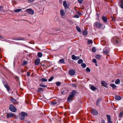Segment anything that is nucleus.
Returning <instances> with one entry per match:
<instances>
[{"label":"nucleus","instance_id":"f257e3e1","mask_svg":"<svg viewBox=\"0 0 123 123\" xmlns=\"http://www.w3.org/2000/svg\"><path fill=\"white\" fill-rule=\"evenodd\" d=\"M77 91L75 90H73L70 93L69 96L67 98L68 101H71L74 97Z\"/></svg>","mask_w":123,"mask_h":123},{"label":"nucleus","instance_id":"f03ea898","mask_svg":"<svg viewBox=\"0 0 123 123\" xmlns=\"http://www.w3.org/2000/svg\"><path fill=\"white\" fill-rule=\"evenodd\" d=\"M28 114L27 113L22 112L19 114V117L21 120H23L25 119V117Z\"/></svg>","mask_w":123,"mask_h":123},{"label":"nucleus","instance_id":"7ed1b4c3","mask_svg":"<svg viewBox=\"0 0 123 123\" xmlns=\"http://www.w3.org/2000/svg\"><path fill=\"white\" fill-rule=\"evenodd\" d=\"M119 38H118L117 37H115L112 39L111 41L114 44L118 45L119 44Z\"/></svg>","mask_w":123,"mask_h":123},{"label":"nucleus","instance_id":"20e7f679","mask_svg":"<svg viewBox=\"0 0 123 123\" xmlns=\"http://www.w3.org/2000/svg\"><path fill=\"white\" fill-rule=\"evenodd\" d=\"M95 27L97 28H102L103 29L104 28L105 26H104L103 27H102V25L101 23H98V22H96L94 24Z\"/></svg>","mask_w":123,"mask_h":123},{"label":"nucleus","instance_id":"39448f33","mask_svg":"<svg viewBox=\"0 0 123 123\" xmlns=\"http://www.w3.org/2000/svg\"><path fill=\"white\" fill-rule=\"evenodd\" d=\"M9 109L11 111L13 112H15L17 110L16 107L12 104L9 105Z\"/></svg>","mask_w":123,"mask_h":123},{"label":"nucleus","instance_id":"423d86ee","mask_svg":"<svg viewBox=\"0 0 123 123\" xmlns=\"http://www.w3.org/2000/svg\"><path fill=\"white\" fill-rule=\"evenodd\" d=\"M103 53L105 54H108L110 51V48L108 47H106L103 49Z\"/></svg>","mask_w":123,"mask_h":123},{"label":"nucleus","instance_id":"0eeeda50","mask_svg":"<svg viewBox=\"0 0 123 123\" xmlns=\"http://www.w3.org/2000/svg\"><path fill=\"white\" fill-rule=\"evenodd\" d=\"M107 123H113L112 121L111 120V116L109 115H107Z\"/></svg>","mask_w":123,"mask_h":123},{"label":"nucleus","instance_id":"6e6552de","mask_svg":"<svg viewBox=\"0 0 123 123\" xmlns=\"http://www.w3.org/2000/svg\"><path fill=\"white\" fill-rule=\"evenodd\" d=\"M75 72L74 70L71 69L69 72V74L71 75H73L75 74Z\"/></svg>","mask_w":123,"mask_h":123},{"label":"nucleus","instance_id":"1a4fd4ad","mask_svg":"<svg viewBox=\"0 0 123 123\" xmlns=\"http://www.w3.org/2000/svg\"><path fill=\"white\" fill-rule=\"evenodd\" d=\"M14 116V114L13 113H7V114L6 117L9 118L13 117Z\"/></svg>","mask_w":123,"mask_h":123},{"label":"nucleus","instance_id":"9d476101","mask_svg":"<svg viewBox=\"0 0 123 123\" xmlns=\"http://www.w3.org/2000/svg\"><path fill=\"white\" fill-rule=\"evenodd\" d=\"M101 84L105 87H107L108 85V84L105 81H102L101 82Z\"/></svg>","mask_w":123,"mask_h":123},{"label":"nucleus","instance_id":"9b49d317","mask_svg":"<svg viewBox=\"0 0 123 123\" xmlns=\"http://www.w3.org/2000/svg\"><path fill=\"white\" fill-rule=\"evenodd\" d=\"M14 39L15 40H24V39L22 37H16V38H15Z\"/></svg>","mask_w":123,"mask_h":123},{"label":"nucleus","instance_id":"f8f14e48","mask_svg":"<svg viewBox=\"0 0 123 123\" xmlns=\"http://www.w3.org/2000/svg\"><path fill=\"white\" fill-rule=\"evenodd\" d=\"M92 114L95 115H97L98 114L97 111L95 110L94 109L92 111Z\"/></svg>","mask_w":123,"mask_h":123},{"label":"nucleus","instance_id":"ddd939ff","mask_svg":"<svg viewBox=\"0 0 123 123\" xmlns=\"http://www.w3.org/2000/svg\"><path fill=\"white\" fill-rule=\"evenodd\" d=\"M115 98L116 100H119L121 99V98L120 96L118 95H116L115 96Z\"/></svg>","mask_w":123,"mask_h":123},{"label":"nucleus","instance_id":"4468645a","mask_svg":"<svg viewBox=\"0 0 123 123\" xmlns=\"http://www.w3.org/2000/svg\"><path fill=\"white\" fill-rule=\"evenodd\" d=\"M60 14L62 16H63L65 15V13L64 10L62 9H61L60 11Z\"/></svg>","mask_w":123,"mask_h":123},{"label":"nucleus","instance_id":"2eb2a0df","mask_svg":"<svg viewBox=\"0 0 123 123\" xmlns=\"http://www.w3.org/2000/svg\"><path fill=\"white\" fill-rule=\"evenodd\" d=\"M10 98L11 101H12V103H15L16 102L17 100L14 99L13 97H11Z\"/></svg>","mask_w":123,"mask_h":123},{"label":"nucleus","instance_id":"dca6fc26","mask_svg":"<svg viewBox=\"0 0 123 123\" xmlns=\"http://www.w3.org/2000/svg\"><path fill=\"white\" fill-rule=\"evenodd\" d=\"M102 19L104 22H106L107 21V19L104 16H103L102 17Z\"/></svg>","mask_w":123,"mask_h":123},{"label":"nucleus","instance_id":"f3484780","mask_svg":"<svg viewBox=\"0 0 123 123\" xmlns=\"http://www.w3.org/2000/svg\"><path fill=\"white\" fill-rule=\"evenodd\" d=\"M18 72L19 74L21 73H23L24 72V70L20 68L18 69Z\"/></svg>","mask_w":123,"mask_h":123},{"label":"nucleus","instance_id":"a211bd4d","mask_svg":"<svg viewBox=\"0 0 123 123\" xmlns=\"http://www.w3.org/2000/svg\"><path fill=\"white\" fill-rule=\"evenodd\" d=\"M40 62V60L39 59H37L35 60V64L36 65H38Z\"/></svg>","mask_w":123,"mask_h":123},{"label":"nucleus","instance_id":"6ab92c4d","mask_svg":"<svg viewBox=\"0 0 123 123\" xmlns=\"http://www.w3.org/2000/svg\"><path fill=\"white\" fill-rule=\"evenodd\" d=\"M64 59H61L59 60L58 63L63 64L64 63Z\"/></svg>","mask_w":123,"mask_h":123},{"label":"nucleus","instance_id":"aec40b11","mask_svg":"<svg viewBox=\"0 0 123 123\" xmlns=\"http://www.w3.org/2000/svg\"><path fill=\"white\" fill-rule=\"evenodd\" d=\"M4 86L8 91H9L10 90V88L8 84H5Z\"/></svg>","mask_w":123,"mask_h":123},{"label":"nucleus","instance_id":"412c9836","mask_svg":"<svg viewBox=\"0 0 123 123\" xmlns=\"http://www.w3.org/2000/svg\"><path fill=\"white\" fill-rule=\"evenodd\" d=\"M101 98H99L98 99L96 103V105L97 106H98L99 105V103L101 102Z\"/></svg>","mask_w":123,"mask_h":123},{"label":"nucleus","instance_id":"4be33fe9","mask_svg":"<svg viewBox=\"0 0 123 123\" xmlns=\"http://www.w3.org/2000/svg\"><path fill=\"white\" fill-rule=\"evenodd\" d=\"M120 80L119 79H117L115 81V83L116 84H119L120 83Z\"/></svg>","mask_w":123,"mask_h":123},{"label":"nucleus","instance_id":"5701e85b","mask_svg":"<svg viewBox=\"0 0 123 123\" xmlns=\"http://www.w3.org/2000/svg\"><path fill=\"white\" fill-rule=\"evenodd\" d=\"M110 86L112 87L113 88L115 89L116 87V86L114 84H111L110 85Z\"/></svg>","mask_w":123,"mask_h":123},{"label":"nucleus","instance_id":"b1692460","mask_svg":"<svg viewBox=\"0 0 123 123\" xmlns=\"http://www.w3.org/2000/svg\"><path fill=\"white\" fill-rule=\"evenodd\" d=\"M123 114V111L119 113V118H121Z\"/></svg>","mask_w":123,"mask_h":123},{"label":"nucleus","instance_id":"393cba45","mask_svg":"<svg viewBox=\"0 0 123 123\" xmlns=\"http://www.w3.org/2000/svg\"><path fill=\"white\" fill-rule=\"evenodd\" d=\"M22 10V9H16L14 10V11L15 12H20Z\"/></svg>","mask_w":123,"mask_h":123},{"label":"nucleus","instance_id":"a878e982","mask_svg":"<svg viewBox=\"0 0 123 123\" xmlns=\"http://www.w3.org/2000/svg\"><path fill=\"white\" fill-rule=\"evenodd\" d=\"M40 80L42 82H45L47 81V80L45 78H42L41 80Z\"/></svg>","mask_w":123,"mask_h":123},{"label":"nucleus","instance_id":"bb28decb","mask_svg":"<svg viewBox=\"0 0 123 123\" xmlns=\"http://www.w3.org/2000/svg\"><path fill=\"white\" fill-rule=\"evenodd\" d=\"M91 89L93 91L95 90L96 89V88L95 86H92L91 87Z\"/></svg>","mask_w":123,"mask_h":123},{"label":"nucleus","instance_id":"cd10ccee","mask_svg":"<svg viewBox=\"0 0 123 123\" xmlns=\"http://www.w3.org/2000/svg\"><path fill=\"white\" fill-rule=\"evenodd\" d=\"M37 55L38 57H41L42 56L43 54L42 53L39 52L38 53Z\"/></svg>","mask_w":123,"mask_h":123},{"label":"nucleus","instance_id":"c85d7f7f","mask_svg":"<svg viewBox=\"0 0 123 123\" xmlns=\"http://www.w3.org/2000/svg\"><path fill=\"white\" fill-rule=\"evenodd\" d=\"M63 5L65 8L67 7V4L66 2V1H64L63 3Z\"/></svg>","mask_w":123,"mask_h":123},{"label":"nucleus","instance_id":"c756f323","mask_svg":"<svg viewBox=\"0 0 123 123\" xmlns=\"http://www.w3.org/2000/svg\"><path fill=\"white\" fill-rule=\"evenodd\" d=\"M96 58L98 59L99 60L101 58V55H98L96 56Z\"/></svg>","mask_w":123,"mask_h":123},{"label":"nucleus","instance_id":"7c9ffc66","mask_svg":"<svg viewBox=\"0 0 123 123\" xmlns=\"http://www.w3.org/2000/svg\"><path fill=\"white\" fill-rule=\"evenodd\" d=\"M26 11L28 13L31 14V8L27 9L26 10Z\"/></svg>","mask_w":123,"mask_h":123},{"label":"nucleus","instance_id":"2f4dec72","mask_svg":"<svg viewBox=\"0 0 123 123\" xmlns=\"http://www.w3.org/2000/svg\"><path fill=\"white\" fill-rule=\"evenodd\" d=\"M83 61L81 59L79 60L78 62V63L79 64H80L81 63L83 62Z\"/></svg>","mask_w":123,"mask_h":123},{"label":"nucleus","instance_id":"473e14b6","mask_svg":"<svg viewBox=\"0 0 123 123\" xmlns=\"http://www.w3.org/2000/svg\"><path fill=\"white\" fill-rule=\"evenodd\" d=\"M27 64V62L26 61H24L23 62V63L22 65L23 66L25 65H26Z\"/></svg>","mask_w":123,"mask_h":123},{"label":"nucleus","instance_id":"72a5a7b5","mask_svg":"<svg viewBox=\"0 0 123 123\" xmlns=\"http://www.w3.org/2000/svg\"><path fill=\"white\" fill-rule=\"evenodd\" d=\"M87 43L89 44L91 43H93V42L92 41V40H88L87 41Z\"/></svg>","mask_w":123,"mask_h":123},{"label":"nucleus","instance_id":"f704fd0d","mask_svg":"<svg viewBox=\"0 0 123 123\" xmlns=\"http://www.w3.org/2000/svg\"><path fill=\"white\" fill-rule=\"evenodd\" d=\"M76 28L77 30L78 31L80 32H81V31L79 27L76 26Z\"/></svg>","mask_w":123,"mask_h":123},{"label":"nucleus","instance_id":"c9c22d12","mask_svg":"<svg viewBox=\"0 0 123 123\" xmlns=\"http://www.w3.org/2000/svg\"><path fill=\"white\" fill-rule=\"evenodd\" d=\"M81 66L83 68H85L86 67V65L85 64V63H82L81 64Z\"/></svg>","mask_w":123,"mask_h":123},{"label":"nucleus","instance_id":"e433bc0d","mask_svg":"<svg viewBox=\"0 0 123 123\" xmlns=\"http://www.w3.org/2000/svg\"><path fill=\"white\" fill-rule=\"evenodd\" d=\"M52 104L53 105H55L57 104V102H54V101H52L51 102Z\"/></svg>","mask_w":123,"mask_h":123},{"label":"nucleus","instance_id":"4c0bfd02","mask_svg":"<svg viewBox=\"0 0 123 123\" xmlns=\"http://www.w3.org/2000/svg\"><path fill=\"white\" fill-rule=\"evenodd\" d=\"M83 34L85 35H86L87 34V32L86 31H83Z\"/></svg>","mask_w":123,"mask_h":123},{"label":"nucleus","instance_id":"58836bf2","mask_svg":"<svg viewBox=\"0 0 123 123\" xmlns=\"http://www.w3.org/2000/svg\"><path fill=\"white\" fill-rule=\"evenodd\" d=\"M40 86L41 87H47V86H46L43 85V84H40Z\"/></svg>","mask_w":123,"mask_h":123},{"label":"nucleus","instance_id":"ea45409f","mask_svg":"<svg viewBox=\"0 0 123 123\" xmlns=\"http://www.w3.org/2000/svg\"><path fill=\"white\" fill-rule=\"evenodd\" d=\"M76 57V56H75L74 55H72V58L73 60H75Z\"/></svg>","mask_w":123,"mask_h":123},{"label":"nucleus","instance_id":"a19ab883","mask_svg":"<svg viewBox=\"0 0 123 123\" xmlns=\"http://www.w3.org/2000/svg\"><path fill=\"white\" fill-rule=\"evenodd\" d=\"M92 50L93 52H95L96 51V49L95 47H93L92 48Z\"/></svg>","mask_w":123,"mask_h":123},{"label":"nucleus","instance_id":"79ce46f5","mask_svg":"<svg viewBox=\"0 0 123 123\" xmlns=\"http://www.w3.org/2000/svg\"><path fill=\"white\" fill-rule=\"evenodd\" d=\"M53 77L52 76L48 80L49 81H51L53 79Z\"/></svg>","mask_w":123,"mask_h":123},{"label":"nucleus","instance_id":"37998d69","mask_svg":"<svg viewBox=\"0 0 123 123\" xmlns=\"http://www.w3.org/2000/svg\"><path fill=\"white\" fill-rule=\"evenodd\" d=\"M92 61L93 63H97L96 60L95 59H93Z\"/></svg>","mask_w":123,"mask_h":123},{"label":"nucleus","instance_id":"c03bdc74","mask_svg":"<svg viewBox=\"0 0 123 123\" xmlns=\"http://www.w3.org/2000/svg\"><path fill=\"white\" fill-rule=\"evenodd\" d=\"M43 89L42 88H39L38 89V91L39 92H40L41 91H43Z\"/></svg>","mask_w":123,"mask_h":123},{"label":"nucleus","instance_id":"a18cd8bd","mask_svg":"<svg viewBox=\"0 0 123 123\" xmlns=\"http://www.w3.org/2000/svg\"><path fill=\"white\" fill-rule=\"evenodd\" d=\"M61 84V83L60 82H58L56 83V84L57 86H60Z\"/></svg>","mask_w":123,"mask_h":123},{"label":"nucleus","instance_id":"49530a36","mask_svg":"<svg viewBox=\"0 0 123 123\" xmlns=\"http://www.w3.org/2000/svg\"><path fill=\"white\" fill-rule=\"evenodd\" d=\"M86 71L89 72L90 71V70L89 68L87 67L86 68Z\"/></svg>","mask_w":123,"mask_h":123},{"label":"nucleus","instance_id":"de8ad7c7","mask_svg":"<svg viewBox=\"0 0 123 123\" xmlns=\"http://www.w3.org/2000/svg\"><path fill=\"white\" fill-rule=\"evenodd\" d=\"M3 7L2 6H0V11L1 12H2L3 11Z\"/></svg>","mask_w":123,"mask_h":123},{"label":"nucleus","instance_id":"09e8293b","mask_svg":"<svg viewBox=\"0 0 123 123\" xmlns=\"http://www.w3.org/2000/svg\"><path fill=\"white\" fill-rule=\"evenodd\" d=\"M78 2L80 4H81L83 1V0H78Z\"/></svg>","mask_w":123,"mask_h":123},{"label":"nucleus","instance_id":"8fccbe9b","mask_svg":"<svg viewBox=\"0 0 123 123\" xmlns=\"http://www.w3.org/2000/svg\"><path fill=\"white\" fill-rule=\"evenodd\" d=\"M79 16H78V15H75L74 16V18H79Z\"/></svg>","mask_w":123,"mask_h":123},{"label":"nucleus","instance_id":"3c124183","mask_svg":"<svg viewBox=\"0 0 123 123\" xmlns=\"http://www.w3.org/2000/svg\"><path fill=\"white\" fill-rule=\"evenodd\" d=\"M71 85L74 87H76V85L75 84H71Z\"/></svg>","mask_w":123,"mask_h":123},{"label":"nucleus","instance_id":"603ef678","mask_svg":"<svg viewBox=\"0 0 123 123\" xmlns=\"http://www.w3.org/2000/svg\"><path fill=\"white\" fill-rule=\"evenodd\" d=\"M30 73L28 72H27V73L26 75L28 76H29L30 75Z\"/></svg>","mask_w":123,"mask_h":123},{"label":"nucleus","instance_id":"864d4df0","mask_svg":"<svg viewBox=\"0 0 123 123\" xmlns=\"http://www.w3.org/2000/svg\"><path fill=\"white\" fill-rule=\"evenodd\" d=\"M80 58L79 56H77L76 57V58H75V60H77L79 59H80Z\"/></svg>","mask_w":123,"mask_h":123},{"label":"nucleus","instance_id":"5fc2aeb1","mask_svg":"<svg viewBox=\"0 0 123 123\" xmlns=\"http://www.w3.org/2000/svg\"><path fill=\"white\" fill-rule=\"evenodd\" d=\"M34 11L32 9H31V15H33L34 14Z\"/></svg>","mask_w":123,"mask_h":123},{"label":"nucleus","instance_id":"6e6d98bb","mask_svg":"<svg viewBox=\"0 0 123 123\" xmlns=\"http://www.w3.org/2000/svg\"><path fill=\"white\" fill-rule=\"evenodd\" d=\"M121 7L123 9V3H121Z\"/></svg>","mask_w":123,"mask_h":123},{"label":"nucleus","instance_id":"4d7b16f0","mask_svg":"<svg viewBox=\"0 0 123 123\" xmlns=\"http://www.w3.org/2000/svg\"><path fill=\"white\" fill-rule=\"evenodd\" d=\"M101 123H105V120H102L101 121Z\"/></svg>","mask_w":123,"mask_h":123},{"label":"nucleus","instance_id":"13d9d810","mask_svg":"<svg viewBox=\"0 0 123 123\" xmlns=\"http://www.w3.org/2000/svg\"><path fill=\"white\" fill-rule=\"evenodd\" d=\"M3 83L4 85H4L5 84H7L6 83V82H5L4 81H3Z\"/></svg>","mask_w":123,"mask_h":123},{"label":"nucleus","instance_id":"bf43d9fd","mask_svg":"<svg viewBox=\"0 0 123 123\" xmlns=\"http://www.w3.org/2000/svg\"><path fill=\"white\" fill-rule=\"evenodd\" d=\"M77 13H78V14H79L80 15H82V13H81L80 12H77Z\"/></svg>","mask_w":123,"mask_h":123},{"label":"nucleus","instance_id":"052dcab7","mask_svg":"<svg viewBox=\"0 0 123 123\" xmlns=\"http://www.w3.org/2000/svg\"><path fill=\"white\" fill-rule=\"evenodd\" d=\"M0 38L2 39H4V38L3 37H2L0 35Z\"/></svg>","mask_w":123,"mask_h":123},{"label":"nucleus","instance_id":"680f3d73","mask_svg":"<svg viewBox=\"0 0 123 123\" xmlns=\"http://www.w3.org/2000/svg\"><path fill=\"white\" fill-rule=\"evenodd\" d=\"M96 15L98 17L99 16V15L98 14V13H96Z\"/></svg>","mask_w":123,"mask_h":123},{"label":"nucleus","instance_id":"e2e57ef3","mask_svg":"<svg viewBox=\"0 0 123 123\" xmlns=\"http://www.w3.org/2000/svg\"><path fill=\"white\" fill-rule=\"evenodd\" d=\"M28 1L29 3H30V1H31V0H29Z\"/></svg>","mask_w":123,"mask_h":123},{"label":"nucleus","instance_id":"0e129e2a","mask_svg":"<svg viewBox=\"0 0 123 123\" xmlns=\"http://www.w3.org/2000/svg\"><path fill=\"white\" fill-rule=\"evenodd\" d=\"M114 80H112L111 81V82H114Z\"/></svg>","mask_w":123,"mask_h":123},{"label":"nucleus","instance_id":"69168bd1","mask_svg":"<svg viewBox=\"0 0 123 123\" xmlns=\"http://www.w3.org/2000/svg\"><path fill=\"white\" fill-rule=\"evenodd\" d=\"M35 0H31V2L34 1Z\"/></svg>","mask_w":123,"mask_h":123},{"label":"nucleus","instance_id":"338daca9","mask_svg":"<svg viewBox=\"0 0 123 123\" xmlns=\"http://www.w3.org/2000/svg\"><path fill=\"white\" fill-rule=\"evenodd\" d=\"M31 44H34V43H32L31 42Z\"/></svg>","mask_w":123,"mask_h":123},{"label":"nucleus","instance_id":"774afa93","mask_svg":"<svg viewBox=\"0 0 123 123\" xmlns=\"http://www.w3.org/2000/svg\"><path fill=\"white\" fill-rule=\"evenodd\" d=\"M95 65L96 66H98V65L97 64H96Z\"/></svg>","mask_w":123,"mask_h":123}]
</instances>
